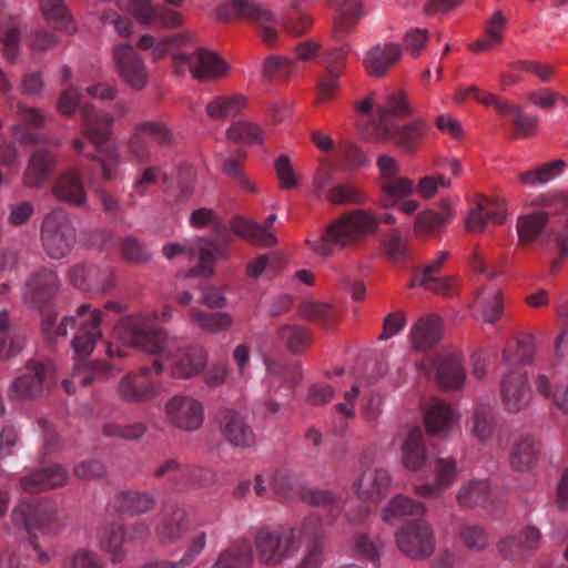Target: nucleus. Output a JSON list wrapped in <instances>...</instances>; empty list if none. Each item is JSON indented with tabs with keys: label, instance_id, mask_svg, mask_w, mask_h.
Returning <instances> with one entry per match:
<instances>
[{
	"label": "nucleus",
	"instance_id": "obj_52",
	"mask_svg": "<svg viewBox=\"0 0 568 568\" xmlns=\"http://www.w3.org/2000/svg\"><path fill=\"white\" fill-rule=\"evenodd\" d=\"M145 136L144 131L139 129L138 123L133 126L130 138L124 142L128 160L136 165L151 163V148Z\"/></svg>",
	"mask_w": 568,
	"mask_h": 568
},
{
	"label": "nucleus",
	"instance_id": "obj_57",
	"mask_svg": "<svg viewBox=\"0 0 568 568\" xmlns=\"http://www.w3.org/2000/svg\"><path fill=\"white\" fill-rule=\"evenodd\" d=\"M23 347V338L11 331L6 310L0 312V359L17 356Z\"/></svg>",
	"mask_w": 568,
	"mask_h": 568
},
{
	"label": "nucleus",
	"instance_id": "obj_19",
	"mask_svg": "<svg viewBox=\"0 0 568 568\" xmlns=\"http://www.w3.org/2000/svg\"><path fill=\"white\" fill-rule=\"evenodd\" d=\"M75 314L81 322L71 345L75 355L84 358L91 354L97 339L102 336L100 326L104 314L99 308L92 310L90 304L80 305Z\"/></svg>",
	"mask_w": 568,
	"mask_h": 568
},
{
	"label": "nucleus",
	"instance_id": "obj_48",
	"mask_svg": "<svg viewBox=\"0 0 568 568\" xmlns=\"http://www.w3.org/2000/svg\"><path fill=\"white\" fill-rule=\"evenodd\" d=\"M534 357V338L523 335L508 342L503 349V363L511 368L527 365Z\"/></svg>",
	"mask_w": 568,
	"mask_h": 568
},
{
	"label": "nucleus",
	"instance_id": "obj_6",
	"mask_svg": "<svg viewBox=\"0 0 568 568\" xmlns=\"http://www.w3.org/2000/svg\"><path fill=\"white\" fill-rule=\"evenodd\" d=\"M164 371L160 358H154L151 366H141L138 371L126 373L119 382L118 396L130 404H144L155 399L162 389L159 376Z\"/></svg>",
	"mask_w": 568,
	"mask_h": 568
},
{
	"label": "nucleus",
	"instance_id": "obj_53",
	"mask_svg": "<svg viewBox=\"0 0 568 568\" xmlns=\"http://www.w3.org/2000/svg\"><path fill=\"white\" fill-rule=\"evenodd\" d=\"M40 8L55 29L68 33L74 30L72 17L62 0H40Z\"/></svg>",
	"mask_w": 568,
	"mask_h": 568
},
{
	"label": "nucleus",
	"instance_id": "obj_13",
	"mask_svg": "<svg viewBox=\"0 0 568 568\" xmlns=\"http://www.w3.org/2000/svg\"><path fill=\"white\" fill-rule=\"evenodd\" d=\"M69 283L78 291L90 295H103L116 286L114 270L108 265L78 263L68 271Z\"/></svg>",
	"mask_w": 568,
	"mask_h": 568
},
{
	"label": "nucleus",
	"instance_id": "obj_33",
	"mask_svg": "<svg viewBox=\"0 0 568 568\" xmlns=\"http://www.w3.org/2000/svg\"><path fill=\"white\" fill-rule=\"evenodd\" d=\"M538 455L539 446L535 438L528 434H520L513 442L509 465L515 471H528L536 465Z\"/></svg>",
	"mask_w": 568,
	"mask_h": 568
},
{
	"label": "nucleus",
	"instance_id": "obj_11",
	"mask_svg": "<svg viewBox=\"0 0 568 568\" xmlns=\"http://www.w3.org/2000/svg\"><path fill=\"white\" fill-rule=\"evenodd\" d=\"M55 381V369L50 363L30 361L23 373L8 388L11 400L33 399L43 395Z\"/></svg>",
	"mask_w": 568,
	"mask_h": 568
},
{
	"label": "nucleus",
	"instance_id": "obj_2",
	"mask_svg": "<svg viewBox=\"0 0 568 568\" xmlns=\"http://www.w3.org/2000/svg\"><path fill=\"white\" fill-rule=\"evenodd\" d=\"M376 114L363 129L366 139L374 142L392 140L397 148L406 153H414L427 133L428 125L423 120L398 126L393 116H406L412 113L403 91L385 94L384 102L377 104Z\"/></svg>",
	"mask_w": 568,
	"mask_h": 568
},
{
	"label": "nucleus",
	"instance_id": "obj_64",
	"mask_svg": "<svg viewBox=\"0 0 568 568\" xmlns=\"http://www.w3.org/2000/svg\"><path fill=\"white\" fill-rule=\"evenodd\" d=\"M227 139L245 144H260L263 142V130L254 123L237 121L226 131Z\"/></svg>",
	"mask_w": 568,
	"mask_h": 568
},
{
	"label": "nucleus",
	"instance_id": "obj_56",
	"mask_svg": "<svg viewBox=\"0 0 568 568\" xmlns=\"http://www.w3.org/2000/svg\"><path fill=\"white\" fill-rule=\"evenodd\" d=\"M203 469L195 466H186L184 468L181 467L180 463L174 459H166L161 465L156 467L154 470V476L156 478H162L165 476H173V478H179L185 480V483L195 485L200 484L201 475L203 474Z\"/></svg>",
	"mask_w": 568,
	"mask_h": 568
},
{
	"label": "nucleus",
	"instance_id": "obj_22",
	"mask_svg": "<svg viewBox=\"0 0 568 568\" xmlns=\"http://www.w3.org/2000/svg\"><path fill=\"white\" fill-rule=\"evenodd\" d=\"M500 394L505 408L508 412H520L527 407L531 399V389L527 373L523 367L510 368L500 381Z\"/></svg>",
	"mask_w": 568,
	"mask_h": 568
},
{
	"label": "nucleus",
	"instance_id": "obj_59",
	"mask_svg": "<svg viewBox=\"0 0 568 568\" xmlns=\"http://www.w3.org/2000/svg\"><path fill=\"white\" fill-rule=\"evenodd\" d=\"M565 166V161L554 160L534 170L523 172L519 175V181L528 186L547 183L558 176Z\"/></svg>",
	"mask_w": 568,
	"mask_h": 568
},
{
	"label": "nucleus",
	"instance_id": "obj_58",
	"mask_svg": "<svg viewBox=\"0 0 568 568\" xmlns=\"http://www.w3.org/2000/svg\"><path fill=\"white\" fill-rule=\"evenodd\" d=\"M426 507L418 501L413 500L409 497L398 495L394 497L388 506L383 510V519L390 523L393 518L424 515Z\"/></svg>",
	"mask_w": 568,
	"mask_h": 568
},
{
	"label": "nucleus",
	"instance_id": "obj_16",
	"mask_svg": "<svg viewBox=\"0 0 568 568\" xmlns=\"http://www.w3.org/2000/svg\"><path fill=\"white\" fill-rule=\"evenodd\" d=\"M419 368L428 377H434L436 384L445 390L462 388L466 377L460 357L454 352H442L427 357L419 364Z\"/></svg>",
	"mask_w": 568,
	"mask_h": 568
},
{
	"label": "nucleus",
	"instance_id": "obj_10",
	"mask_svg": "<svg viewBox=\"0 0 568 568\" xmlns=\"http://www.w3.org/2000/svg\"><path fill=\"white\" fill-rule=\"evenodd\" d=\"M11 519L16 527L24 529L30 536H33V530L55 535L63 526L55 504L49 500L20 503L12 510Z\"/></svg>",
	"mask_w": 568,
	"mask_h": 568
},
{
	"label": "nucleus",
	"instance_id": "obj_40",
	"mask_svg": "<svg viewBox=\"0 0 568 568\" xmlns=\"http://www.w3.org/2000/svg\"><path fill=\"white\" fill-rule=\"evenodd\" d=\"M504 220V204L496 200L484 199L470 211L466 220V229L470 232H480L487 222L501 224Z\"/></svg>",
	"mask_w": 568,
	"mask_h": 568
},
{
	"label": "nucleus",
	"instance_id": "obj_46",
	"mask_svg": "<svg viewBox=\"0 0 568 568\" xmlns=\"http://www.w3.org/2000/svg\"><path fill=\"white\" fill-rule=\"evenodd\" d=\"M125 542H128L126 529L119 521H112L101 531L100 548L110 555L113 564H119L124 559L123 545Z\"/></svg>",
	"mask_w": 568,
	"mask_h": 568
},
{
	"label": "nucleus",
	"instance_id": "obj_51",
	"mask_svg": "<svg viewBox=\"0 0 568 568\" xmlns=\"http://www.w3.org/2000/svg\"><path fill=\"white\" fill-rule=\"evenodd\" d=\"M471 435L480 443L488 440L496 428V420L490 406L479 404L474 408L470 420L467 424Z\"/></svg>",
	"mask_w": 568,
	"mask_h": 568
},
{
	"label": "nucleus",
	"instance_id": "obj_47",
	"mask_svg": "<svg viewBox=\"0 0 568 568\" xmlns=\"http://www.w3.org/2000/svg\"><path fill=\"white\" fill-rule=\"evenodd\" d=\"M246 99L242 94L214 97L205 106L206 115L212 121H225L239 115L245 108Z\"/></svg>",
	"mask_w": 568,
	"mask_h": 568
},
{
	"label": "nucleus",
	"instance_id": "obj_42",
	"mask_svg": "<svg viewBox=\"0 0 568 568\" xmlns=\"http://www.w3.org/2000/svg\"><path fill=\"white\" fill-rule=\"evenodd\" d=\"M428 459L425 437L419 427H414L403 444V464L413 471L422 469Z\"/></svg>",
	"mask_w": 568,
	"mask_h": 568
},
{
	"label": "nucleus",
	"instance_id": "obj_35",
	"mask_svg": "<svg viewBox=\"0 0 568 568\" xmlns=\"http://www.w3.org/2000/svg\"><path fill=\"white\" fill-rule=\"evenodd\" d=\"M155 506V498L148 491L125 490L119 491L111 500V507L121 514L130 516L143 515Z\"/></svg>",
	"mask_w": 568,
	"mask_h": 568
},
{
	"label": "nucleus",
	"instance_id": "obj_44",
	"mask_svg": "<svg viewBox=\"0 0 568 568\" xmlns=\"http://www.w3.org/2000/svg\"><path fill=\"white\" fill-rule=\"evenodd\" d=\"M456 418V412L448 404L434 398L430 400L425 414L427 432L430 435H442L453 426Z\"/></svg>",
	"mask_w": 568,
	"mask_h": 568
},
{
	"label": "nucleus",
	"instance_id": "obj_50",
	"mask_svg": "<svg viewBox=\"0 0 568 568\" xmlns=\"http://www.w3.org/2000/svg\"><path fill=\"white\" fill-rule=\"evenodd\" d=\"M301 498L304 503L326 509L332 520L336 519L344 507L341 497L334 495L331 490L318 489L314 487L304 488L301 491Z\"/></svg>",
	"mask_w": 568,
	"mask_h": 568
},
{
	"label": "nucleus",
	"instance_id": "obj_29",
	"mask_svg": "<svg viewBox=\"0 0 568 568\" xmlns=\"http://www.w3.org/2000/svg\"><path fill=\"white\" fill-rule=\"evenodd\" d=\"M60 288V281L55 271L40 268L36 271L26 283V298L37 307H43L51 301Z\"/></svg>",
	"mask_w": 568,
	"mask_h": 568
},
{
	"label": "nucleus",
	"instance_id": "obj_38",
	"mask_svg": "<svg viewBox=\"0 0 568 568\" xmlns=\"http://www.w3.org/2000/svg\"><path fill=\"white\" fill-rule=\"evenodd\" d=\"M402 55V48L395 43L376 45L371 49L364 59L366 71L374 77L384 75Z\"/></svg>",
	"mask_w": 568,
	"mask_h": 568
},
{
	"label": "nucleus",
	"instance_id": "obj_17",
	"mask_svg": "<svg viewBox=\"0 0 568 568\" xmlns=\"http://www.w3.org/2000/svg\"><path fill=\"white\" fill-rule=\"evenodd\" d=\"M204 406L187 395H174L164 404V420L182 432L192 433L201 428L204 422Z\"/></svg>",
	"mask_w": 568,
	"mask_h": 568
},
{
	"label": "nucleus",
	"instance_id": "obj_34",
	"mask_svg": "<svg viewBox=\"0 0 568 568\" xmlns=\"http://www.w3.org/2000/svg\"><path fill=\"white\" fill-rule=\"evenodd\" d=\"M68 480V471L60 465H52L39 469L20 479L21 487L28 493H38L64 485Z\"/></svg>",
	"mask_w": 568,
	"mask_h": 568
},
{
	"label": "nucleus",
	"instance_id": "obj_3",
	"mask_svg": "<svg viewBox=\"0 0 568 568\" xmlns=\"http://www.w3.org/2000/svg\"><path fill=\"white\" fill-rule=\"evenodd\" d=\"M379 223L394 225L397 217L392 213L375 215L368 210H355L331 223L320 235L307 237L305 243L316 255L327 257L365 234L375 232Z\"/></svg>",
	"mask_w": 568,
	"mask_h": 568
},
{
	"label": "nucleus",
	"instance_id": "obj_25",
	"mask_svg": "<svg viewBox=\"0 0 568 568\" xmlns=\"http://www.w3.org/2000/svg\"><path fill=\"white\" fill-rule=\"evenodd\" d=\"M113 60L123 81L134 90L145 87L148 73L142 58L133 47L119 44L113 50Z\"/></svg>",
	"mask_w": 568,
	"mask_h": 568
},
{
	"label": "nucleus",
	"instance_id": "obj_23",
	"mask_svg": "<svg viewBox=\"0 0 568 568\" xmlns=\"http://www.w3.org/2000/svg\"><path fill=\"white\" fill-rule=\"evenodd\" d=\"M118 6L130 11L142 24L175 27L182 23L179 12L164 6H152L149 0H119Z\"/></svg>",
	"mask_w": 568,
	"mask_h": 568
},
{
	"label": "nucleus",
	"instance_id": "obj_55",
	"mask_svg": "<svg viewBox=\"0 0 568 568\" xmlns=\"http://www.w3.org/2000/svg\"><path fill=\"white\" fill-rule=\"evenodd\" d=\"M300 313L303 318L324 327L333 326L337 318L336 310L323 302L305 301L300 305Z\"/></svg>",
	"mask_w": 568,
	"mask_h": 568
},
{
	"label": "nucleus",
	"instance_id": "obj_18",
	"mask_svg": "<svg viewBox=\"0 0 568 568\" xmlns=\"http://www.w3.org/2000/svg\"><path fill=\"white\" fill-rule=\"evenodd\" d=\"M178 73L187 67L193 78L200 81L222 78L227 72L225 62L213 51L197 49L192 53H178L174 55Z\"/></svg>",
	"mask_w": 568,
	"mask_h": 568
},
{
	"label": "nucleus",
	"instance_id": "obj_37",
	"mask_svg": "<svg viewBox=\"0 0 568 568\" xmlns=\"http://www.w3.org/2000/svg\"><path fill=\"white\" fill-rule=\"evenodd\" d=\"M442 336V323L437 315L418 318L412 326L409 338L415 349L424 351L436 345Z\"/></svg>",
	"mask_w": 568,
	"mask_h": 568
},
{
	"label": "nucleus",
	"instance_id": "obj_20",
	"mask_svg": "<svg viewBox=\"0 0 568 568\" xmlns=\"http://www.w3.org/2000/svg\"><path fill=\"white\" fill-rule=\"evenodd\" d=\"M106 356L110 358V363L105 361H95L87 365L83 369L77 371L72 375V381H63V387L67 393L72 394L74 392V383L87 387L94 382L105 381L115 375L121 368L116 365L115 358H124L128 356V352L119 346L108 345Z\"/></svg>",
	"mask_w": 568,
	"mask_h": 568
},
{
	"label": "nucleus",
	"instance_id": "obj_14",
	"mask_svg": "<svg viewBox=\"0 0 568 568\" xmlns=\"http://www.w3.org/2000/svg\"><path fill=\"white\" fill-rule=\"evenodd\" d=\"M398 549L413 559H425L435 550V536L424 519L407 520L396 532Z\"/></svg>",
	"mask_w": 568,
	"mask_h": 568
},
{
	"label": "nucleus",
	"instance_id": "obj_60",
	"mask_svg": "<svg viewBox=\"0 0 568 568\" xmlns=\"http://www.w3.org/2000/svg\"><path fill=\"white\" fill-rule=\"evenodd\" d=\"M327 200L333 204H364L367 200L364 191L354 183H339L327 192Z\"/></svg>",
	"mask_w": 568,
	"mask_h": 568
},
{
	"label": "nucleus",
	"instance_id": "obj_4",
	"mask_svg": "<svg viewBox=\"0 0 568 568\" xmlns=\"http://www.w3.org/2000/svg\"><path fill=\"white\" fill-rule=\"evenodd\" d=\"M190 223L196 229L211 226L214 231V237H199L194 241V247L190 251L193 254L199 252V263L186 273V276L209 277L214 273L215 263L227 257L229 244L233 241V235L235 234L231 229V224L229 226L225 225L216 213L207 207L193 211Z\"/></svg>",
	"mask_w": 568,
	"mask_h": 568
},
{
	"label": "nucleus",
	"instance_id": "obj_63",
	"mask_svg": "<svg viewBox=\"0 0 568 568\" xmlns=\"http://www.w3.org/2000/svg\"><path fill=\"white\" fill-rule=\"evenodd\" d=\"M548 220V214L539 211L529 215L519 217L517 231L521 242H532L542 231Z\"/></svg>",
	"mask_w": 568,
	"mask_h": 568
},
{
	"label": "nucleus",
	"instance_id": "obj_36",
	"mask_svg": "<svg viewBox=\"0 0 568 568\" xmlns=\"http://www.w3.org/2000/svg\"><path fill=\"white\" fill-rule=\"evenodd\" d=\"M491 501V487L486 479H469L456 493V503L462 509L486 507Z\"/></svg>",
	"mask_w": 568,
	"mask_h": 568
},
{
	"label": "nucleus",
	"instance_id": "obj_7",
	"mask_svg": "<svg viewBox=\"0 0 568 568\" xmlns=\"http://www.w3.org/2000/svg\"><path fill=\"white\" fill-rule=\"evenodd\" d=\"M139 170L133 181V192L140 196H144L149 189L154 186L160 180L164 185V193L169 202L176 205L184 204L193 195V189L190 180L194 173L190 166L181 168L186 175V181L175 182L161 165L148 163L145 165H138Z\"/></svg>",
	"mask_w": 568,
	"mask_h": 568
},
{
	"label": "nucleus",
	"instance_id": "obj_21",
	"mask_svg": "<svg viewBox=\"0 0 568 568\" xmlns=\"http://www.w3.org/2000/svg\"><path fill=\"white\" fill-rule=\"evenodd\" d=\"M216 423L221 435L232 446L247 448L255 444L253 428L242 413L233 408H222L216 415Z\"/></svg>",
	"mask_w": 568,
	"mask_h": 568
},
{
	"label": "nucleus",
	"instance_id": "obj_30",
	"mask_svg": "<svg viewBox=\"0 0 568 568\" xmlns=\"http://www.w3.org/2000/svg\"><path fill=\"white\" fill-rule=\"evenodd\" d=\"M55 169V158L47 150H36L29 159L22 176L26 187L40 189L49 180Z\"/></svg>",
	"mask_w": 568,
	"mask_h": 568
},
{
	"label": "nucleus",
	"instance_id": "obj_24",
	"mask_svg": "<svg viewBox=\"0 0 568 568\" xmlns=\"http://www.w3.org/2000/svg\"><path fill=\"white\" fill-rule=\"evenodd\" d=\"M448 256V252H439L433 261L428 262L422 270L414 274L409 287H423L445 296L455 294V280L453 277L437 276Z\"/></svg>",
	"mask_w": 568,
	"mask_h": 568
},
{
	"label": "nucleus",
	"instance_id": "obj_62",
	"mask_svg": "<svg viewBox=\"0 0 568 568\" xmlns=\"http://www.w3.org/2000/svg\"><path fill=\"white\" fill-rule=\"evenodd\" d=\"M119 251L121 257L131 264H144L151 260L148 246L133 235L121 239Z\"/></svg>",
	"mask_w": 568,
	"mask_h": 568
},
{
	"label": "nucleus",
	"instance_id": "obj_28",
	"mask_svg": "<svg viewBox=\"0 0 568 568\" xmlns=\"http://www.w3.org/2000/svg\"><path fill=\"white\" fill-rule=\"evenodd\" d=\"M80 113L82 134L95 146H102L112 134L113 118L91 104H83Z\"/></svg>",
	"mask_w": 568,
	"mask_h": 568
},
{
	"label": "nucleus",
	"instance_id": "obj_41",
	"mask_svg": "<svg viewBox=\"0 0 568 568\" xmlns=\"http://www.w3.org/2000/svg\"><path fill=\"white\" fill-rule=\"evenodd\" d=\"M205 531L194 532L186 542L183 555L178 560H155L145 564L142 568H187L192 566L206 547Z\"/></svg>",
	"mask_w": 568,
	"mask_h": 568
},
{
	"label": "nucleus",
	"instance_id": "obj_1",
	"mask_svg": "<svg viewBox=\"0 0 568 568\" xmlns=\"http://www.w3.org/2000/svg\"><path fill=\"white\" fill-rule=\"evenodd\" d=\"M120 334L129 346L152 356H163L169 363L171 376L175 378L197 376L207 365V354L201 345L170 336L163 327H154L148 317L124 320Z\"/></svg>",
	"mask_w": 568,
	"mask_h": 568
},
{
	"label": "nucleus",
	"instance_id": "obj_12",
	"mask_svg": "<svg viewBox=\"0 0 568 568\" xmlns=\"http://www.w3.org/2000/svg\"><path fill=\"white\" fill-rule=\"evenodd\" d=\"M376 165L379 171L377 183L383 194L379 202L382 207H393L415 192L414 182L399 175V164L393 156L379 155Z\"/></svg>",
	"mask_w": 568,
	"mask_h": 568
},
{
	"label": "nucleus",
	"instance_id": "obj_39",
	"mask_svg": "<svg viewBox=\"0 0 568 568\" xmlns=\"http://www.w3.org/2000/svg\"><path fill=\"white\" fill-rule=\"evenodd\" d=\"M75 324V316H63L59 321L58 312L54 308L47 307L41 311V334L49 347L67 337L69 328H73Z\"/></svg>",
	"mask_w": 568,
	"mask_h": 568
},
{
	"label": "nucleus",
	"instance_id": "obj_61",
	"mask_svg": "<svg viewBox=\"0 0 568 568\" xmlns=\"http://www.w3.org/2000/svg\"><path fill=\"white\" fill-rule=\"evenodd\" d=\"M277 335L293 354L304 352L311 341L308 331L298 325H283L278 328Z\"/></svg>",
	"mask_w": 568,
	"mask_h": 568
},
{
	"label": "nucleus",
	"instance_id": "obj_27",
	"mask_svg": "<svg viewBox=\"0 0 568 568\" xmlns=\"http://www.w3.org/2000/svg\"><path fill=\"white\" fill-rule=\"evenodd\" d=\"M276 217V214H271L264 224H260L243 216H235L231 220V229L236 236L253 245L271 247L277 242L275 235L270 231Z\"/></svg>",
	"mask_w": 568,
	"mask_h": 568
},
{
	"label": "nucleus",
	"instance_id": "obj_43",
	"mask_svg": "<svg viewBox=\"0 0 568 568\" xmlns=\"http://www.w3.org/2000/svg\"><path fill=\"white\" fill-rule=\"evenodd\" d=\"M338 10L334 21V36L343 39L356 26L362 17V4L358 0H326Z\"/></svg>",
	"mask_w": 568,
	"mask_h": 568
},
{
	"label": "nucleus",
	"instance_id": "obj_9",
	"mask_svg": "<svg viewBox=\"0 0 568 568\" xmlns=\"http://www.w3.org/2000/svg\"><path fill=\"white\" fill-rule=\"evenodd\" d=\"M41 241L51 258H62L72 251L75 244V229L67 212L53 210L44 217Z\"/></svg>",
	"mask_w": 568,
	"mask_h": 568
},
{
	"label": "nucleus",
	"instance_id": "obj_8",
	"mask_svg": "<svg viewBox=\"0 0 568 568\" xmlns=\"http://www.w3.org/2000/svg\"><path fill=\"white\" fill-rule=\"evenodd\" d=\"M254 544L258 561L273 567L292 558L301 545L296 529L288 527L262 528L257 531Z\"/></svg>",
	"mask_w": 568,
	"mask_h": 568
},
{
	"label": "nucleus",
	"instance_id": "obj_49",
	"mask_svg": "<svg viewBox=\"0 0 568 568\" xmlns=\"http://www.w3.org/2000/svg\"><path fill=\"white\" fill-rule=\"evenodd\" d=\"M267 375L271 379V385L276 383L286 386L291 393L302 381V369L295 362H271L266 361Z\"/></svg>",
	"mask_w": 568,
	"mask_h": 568
},
{
	"label": "nucleus",
	"instance_id": "obj_5",
	"mask_svg": "<svg viewBox=\"0 0 568 568\" xmlns=\"http://www.w3.org/2000/svg\"><path fill=\"white\" fill-rule=\"evenodd\" d=\"M221 21L243 20L254 23L257 36L267 47H274L278 41L277 17L267 7L252 0H227L215 10Z\"/></svg>",
	"mask_w": 568,
	"mask_h": 568
},
{
	"label": "nucleus",
	"instance_id": "obj_26",
	"mask_svg": "<svg viewBox=\"0 0 568 568\" xmlns=\"http://www.w3.org/2000/svg\"><path fill=\"white\" fill-rule=\"evenodd\" d=\"M53 197L71 206L81 207L87 203L88 194L78 169H69L54 180L51 186Z\"/></svg>",
	"mask_w": 568,
	"mask_h": 568
},
{
	"label": "nucleus",
	"instance_id": "obj_54",
	"mask_svg": "<svg viewBox=\"0 0 568 568\" xmlns=\"http://www.w3.org/2000/svg\"><path fill=\"white\" fill-rule=\"evenodd\" d=\"M190 318L192 323L196 324L203 331L210 333H217L229 329L233 324V318L227 313H207L195 307L190 310Z\"/></svg>",
	"mask_w": 568,
	"mask_h": 568
},
{
	"label": "nucleus",
	"instance_id": "obj_15",
	"mask_svg": "<svg viewBox=\"0 0 568 568\" xmlns=\"http://www.w3.org/2000/svg\"><path fill=\"white\" fill-rule=\"evenodd\" d=\"M190 525L186 508L176 500H168L155 517L154 534L159 544L171 546L184 538Z\"/></svg>",
	"mask_w": 568,
	"mask_h": 568
},
{
	"label": "nucleus",
	"instance_id": "obj_32",
	"mask_svg": "<svg viewBox=\"0 0 568 568\" xmlns=\"http://www.w3.org/2000/svg\"><path fill=\"white\" fill-rule=\"evenodd\" d=\"M484 105H491L500 115L510 116L518 136L528 138L535 134L538 119L534 115L524 113L520 106L508 103L498 97H487L484 101Z\"/></svg>",
	"mask_w": 568,
	"mask_h": 568
},
{
	"label": "nucleus",
	"instance_id": "obj_45",
	"mask_svg": "<svg viewBox=\"0 0 568 568\" xmlns=\"http://www.w3.org/2000/svg\"><path fill=\"white\" fill-rule=\"evenodd\" d=\"M253 551L247 540H239L223 549L211 568H251Z\"/></svg>",
	"mask_w": 568,
	"mask_h": 568
},
{
	"label": "nucleus",
	"instance_id": "obj_31",
	"mask_svg": "<svg viewBox=\"0 0 568 568\" xmlns=\"http://www.w3.org/2000/svg\"><path fill=\"white\" fill-rule=\"evenodd\" d=\"M389 485L388 470L375 467L365 469L354 484V488L362 500L377 501L388 491Z\"/></svg>",
	"mask_w": 568,
	"mask_h": 568
}]
</instances>
